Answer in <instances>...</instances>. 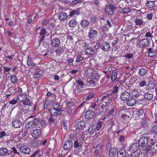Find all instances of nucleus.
I'll return each instance as SVG.
<instances>
[{
	"label": "nucleus",
	"instance_id": "f257e3e1",
	"mask_svg": "<svg viewBox=\"0 0 157 157\" xmlns=\"http://www.w3.org/2000/svg\"><path fill=\"white\" fill-rule=\"evenodd\" d=\"M84 83L81 81L78 80L74 83L73 86V93L75 95L78 94L83 90Z\"/></svg>",
	"mask_w": 157,
	"mask_h": 157
},
{
	"label": "nucleus",
	"instance_id": "f03ea898",
	"mask_svg": "<svg viewBox=\"0 0 157 157\" xmlns=\"http://www.w3.org/2000/svg\"><path fill=\"white\" fill-rule=\"evenodd\" d=\"M148 143V139L145 136L141 138L139 141V144L142 147H146Z\"/></svg>",
	"mask_w": 157,
	"mask_h": 157
},
{
	"label": "nucleus",
	"instance_id": "7ed1b4c3",
	"mask_svg": "<svg viewBox=\"0 0 157 157\" xmlns=\"http://www.w3.org/2000/svg\"><path fill=\"white\" fill-rule=\"evenodd\" d=\"M101 100L98 98L97 100L92 105L91 108L97 110H100L101 109V106H100L101 104Z\"/></svg>",
	"mask_w": 157,
	"mask_h": 157
},
{
	"label": "nucleus",
	"instance_id": "20e7f679",
	"mask_svg": "<svg viewBox=\"0 0 157 157\" xmlns=\"http://www.w3.org/2000/svg\"><path fill=\"white\" fill-rule=\"evenodd\" d=\"M32 135L34 139H37L39 138L41 135V131L39 129H35L33 130Z\"/></svg>",
	"mask_w": 157,
	"mask_h": 157
},
{
	"label": "nucleus",
	"instance_id": "39448f33",
	"mask_svg": "<svg viewBox=\"0 0 157 157\" xmlns=\"http://www.w3.org/2000/svg\"><path fill=\"white\" fill-rule=\"evenodd\" d=\"M100 99H101V101L104 102L106 105H111V104H110L112 102V100L108 95H105L104 97H102V98H101Z\"/></svg>",
	"mask_w": 157,
	"mask_h": 157
},
{
	"label": "nucleus",
	"instance_id": "423d86ee",
	"mask_svg": "<svg viewBox=\"0 0 157 157\" xmlns=\"http://www.w3.org/2000/svg\"><path fill=\"white\" fill-rule=\"evenodd\" d=\"M98 31L94 29H91L88 33V36L90 39L95 37L98 35Z\"/></svg>",
	"mask_w": 157,
	"mask_h": 157
},
{
	"label": "nucleus",
	"instance_id": "0eeeda50",
	"mask_svg": "<svg viewBox=\"0 0 157 157\" xmlns=\"http://www.w3.org/2000/svg\"><path fill=\"white\" fill-rule=\"evenodd\" d=\"M20 151L22 153L25 154H29L30 152V148L27 146H22L19 147Z\"/></svg>",
	"mask_w": 157,
	"mask_h": 157
},
{
	"label": "nucleus",
	"instance_id": "6e6552de",
	"mask_svg": "<svg viewBox=\"0 0 157 157\" xmlns=\"http://www.w3.org/2000/svg\"><path fill=\"white\" fill-rule=\"evenodd\" d=\"M12 126L15 128H20L22 125V122L19 120H13L12 123Z\"/></svg>",
	"mask_w": 157,
	"mask_h": 157
},
{
	"label": "nucleus",
	"instance_id": "1a4fd4ad",
	"mask_svg": "<svg viewBox=\"0 0 157 157\" xmlns=\"http://www.w3.org/2000/svg\"><path fill=\"white\" fill-rule=\"evenodd\" d=\"M73 145V143L70 140L66 141L63 145V148L65 150H68L70 149Z\"/></svg>",
	"mask_w": 157,
	"mask_h": 157
},
{
	"label": "nucleus",
	"instance_id": "9d476101",
	"mask_svg": "<svg viewBox=\"0 0 157 157\" xmlns=\"http://www.w3.org/2000/svg\"><path fill=\"white\" fill-rule=\"evenodd\" d=\"M100 48L102 50L105 51H107L109 50L110 46L108 43L105 42L101 44L100 46Z\"/></svg>",
	"mask_w": 157,
	"mask_h": 157
},
{
	"label": "nucleus",
	"instance_id": "9b49d317",
	"mask_svg": "<svg viewBox=\"0 0 157 157\" xmlns=\"http://www.w3.org/2000/svg\"><path fill=\"white\" fill-rule=\"evenodd\" d=\"M129 97V93L126 91H124L122 92L121 95V99L123 101L127 100Z\"/></svg>",
	"mask_w": 157,
	"mask_h": 157
},
{
	"label": "nucleus",
	"instance_id": "f8f14e48",
	"mask_svg": "<svg viewBox=\"0 0 157 157\" xmlns=\"http://www.w3.org/2000/svg\"><path fill=\"white\" fill-rule=\"evenodd\" d=\"M51 45L53 47H58L60 45V42L58 39L56 38L53 39L51 40Z\"/></svg>",
	"mask_w": 157,
	"mask_h": 157
},
{
	"label": "nucleus",
	"instance_id": "ddd939ff",
	"mask_svg": "<svg viewBox=\"0 0 157 157\" xmlns=\"http://www.w3.org/2000/svg\"><path fill=\"white\" fill-rule=\"evenodd\" d=\"M50 114L52 116H56L61 113V110L57 109L55 108L52 109L50 111Z\"/></svg>",
	"mask_w": 157,
	"mask_h": 157
},
{
	"label": "nucleus",
	"instance_id": "4468645a",
	"mask_svg": "<svg viewBox=\"0 0 157 157\" xmlns=\"http://www.w3.org/2000/svg\"><path fill=\"white\" fill-rule=\"evenodd\" d=\"M47 32V31L45 29L42 28L41 29L39 33L40 41H42L45 38V35Z\"/></svg>",
	"mask_w": 157,
	"mask_h": 157
},
{
	"label": "nucleus",
	"instance_id": "2eb2a0df",
	"mask_svg": "<svg viewBox=\"0 0 157 157\" xmlns=\"http://www.w3.org/2000/svg\"><path fill=\"white\" fill-rule=\"evenodd\" d=\"M100 77V75L97 73H93L91 76V79L96 82L99 81Z\"/></svg>",
	"mask_w": 157,
	"mask_h": 157
},
{
	"label": "nucleus",
	"instance_id": "dca6fc26",
	"mask_svg": "<svg viewBox=\"0 0 157 157\" xmlns=\"http://www.w3.org/2000/svg\"><path fill=\"white\" fill-rule=\"evenodd\" d=\"M94 116V112L91 110H89L86 113L85 117L87 119H92Z\"/></svg>",
	"mask_w": 157,
	"mask_h": 157
},
{
	"label": "nucleus",
	"instance_id": "f3484780",
	"mask_svg": "<svg viewBox=\"0 0 157 157\" xmlns=\"http://www.w3.org/2000/svg\"><path fill=\"white\" fill-rule=\"evenodd\" d=\"M84 47L86 49V54L88 55H93L95 53V51L94 49L92 48H87L86 45H84Z\"/></svg>",
	"mask_w": 157,
	"mask_h": 157
},
{
	"label": "nucleus",
	"instance_id": "a211bd4d",
	"mask_svg": "<svg viewBox=\"0 0 157 157\" xmlns=\"http://www.w3.org/2000/svg\"><path fill=\"white\" fill-rule=\"evenodd\" d=\"M139 44L140 47H146L148 44V41L147 39H142L140 41Z\"/></svg>",
	"mask_w": 157,
	"mask_h": 157
},
{
	"label": "nucleus",
	"instance_id": "6ab92c4d",
	"mask_svg": "<svg viewBox=\"0 0 157 157\" xmlns=\"http://www.w3.org/2000/svg\"><path fill=\"white\" fill-rule=\"evenodd\" d=\"M27 64L28 66L33 67H34L36 66V64L34 63L33 59L29 56L28 57Z\"/></svg>",
	"mask_w": 157,
	"mask_h": 157
},
{
	"label": "nucleus",
	"instance_id": "aec40b11",
	"mask_svg": "<svg viewBox=\"0 0 157 157\" xmlns=\"http://www.w3.org/2000/svg\"><path fill=\"white\" fill-rule=\"evenodd\" d=\"M136 103V99L133 98H130L129 99L127 102V105L129 106H133Z\"/></svg>",
	"mask_w": 157,
	"mask_h": 157
},
{
	"label": "nucleus",
	"instance_id": "412c9836",
	"mask_svg": "<svg viewBox=\"0 0 157 157\" xmlns=\"http://www.w3.org/2000/svg\"><path fill=\"white\" fill-rule=\"evenodd\" d=\"M97 131L95 125H92L89 128L87 132L91 135H93Z\"/></svg>",
	"mask_w": 157,
	"mask_h": 157
},
{
	"label": "nucleus",
	"instance_id": "4be33fe9",
	"mask_svg": "<svg viewBox=\"0 0 157 157\" xmlns=\"http://www.w3.org/2000/svg\"><path fill=\"white\" fill-rule=\"evenodd\" d=\"M59 19L61 21L65 20L67 17V15L65 12H62L58 15Z\"/></svg>",
	"mask_w": 157,
	"mask_h": 157
},
{
	"label": "nucleus",
	"instance_id": "5701e85b",
	"mask_svg": "<svg viewBox=\"0 0 157 157\" xmlns=\"http://www.w3.org/2000/svg\"><path fill=\"white\" fill-rule=\"evenodd\" d=\"M117 154V149L116 148H111L109 151V155L110 157H112L113 155Z\"/></svg>",
	"mask_w": 157,
	"mask_h": 157
},
{
	"label": "nucleus",
	"instance_id": "b1692460",
	"mask_svg": "<svg viewBox=\"0 0 157 157\" xmlns=\"http://www.w3.org/2000/svg\"><path fill=\"white\" fill-rule=\"evenodd\" d=\"M136 144V143L132 144L129 147V151L131 153H134L137 151V147Z\"/></svg>",
	"mask_w": 157,
	"mask_h": 157
},
{
	"label": "nucleus",
	"instance_id": "393cba45",
	"mask_svg": "<svg viewBox=\"0 0 157 157\" xmlns=\"http://www.w3.org/2000/svg\"><path fill=\"white\" fill-rule=\"evenodd\" d=\"M85 124L84 121H80L78 123L77 127L79 130H82L85 128Z\"/></svg>",
	"mask_w": 157,
	"mask_h": 157
},
{
	"label": "nucleus",
	"instance_id": "a878e982",
	"mask_svg": "<svg viewBox=\"0 0 157 157\" xmlns=\"http://www.w3.org/2000/svg\"><path fill=\"white\" fill-rule=\"evenodd\" d=\"M144 98L146 100H150L153 98V95L152 93L147 92L145 94Z\"/></svg>",
	"mask_w": 157,
	"mask_h": 157
},
{
	"label": "nucleus",
	"instance_id": "bb28decb",
	"mask_svg": "<svg viewBox=\"0 0 157 157\" xmlns=\"http://www.w3.org/2000/svg\"><path fill=\"white\" fill-rule=\"evenodd\" d=\"M96 82L91 79L89 80L86 81V84L87 86L90 87H94L95 86Z\"/></svg>",
	"mask_w": 157,
	"mask_h": 157
},
{
	"label": "nucleus",
	"instance_id": "cd10ccee",
	"mask_svg": "<svg viewBox=\"0 0 157 157\" xmlns=\"http://www.w3.org/2000/svg\"><path fill=\"white\" fill-rule=\"evenodd\" d=\"M126 155V151L124 149L120 150L117 154V157H125Z\"/></svg>",
	"mask_w": 157,
	"mask_h": 157
},
{
	"label": "nucleus",
	"instance_id": "c85d7f7f",
	"mask_svg": "<svg viewBox=\"0 0 157 157\" xmlns=\"http://www.w3.org/2000/svg\"><path fill=\"white\" fill-rule=\"evenodd\" d=\"M147 71L144 68H141L138 71V74L141 76H144L147 73Z\"/></svg>",
	"mask_w": 157,
	"mask_h": 157
},
{
	"label": "nucleus",
	"instance_id": "c756f323",
	"mask_svg": "<svg viewBox=\"0 0 157 157\" xmlns=\"http://www.w3.org/2000/svg\"><path fill=\"white\" fill-rule=\"evenodd\" d=\"M147 53H148V56L150 57L154 56L156 54L155 51L153 49H152L151 48L148 49Z\"/></svg>",
	"mask_w": 157,
	"mask_h": 157
},
{
	"label": "nucleus",
	"instance_id": "7c9ffc66",
	"mask_svg": "<svg viewBox=\"0 0 157 157\" xmlns=\"http://www.w3.org/2000/svg\"><path fill=\"white\" fill-rule=\"evenodd\" d=\"M155 2L153 1H148L146 3V6L150 8H152L155 5Z\"/></svg>",
	"mask_w": 157,
	"mask_h": 157
},
{
	"label": "nucleus",
	"instance_id": "2f4dec72",
	"mask_svg": "<svg viewBox=\"0 0 157 157\" xmlns=\"http://www.w3.org/2000/svg\"><path fill=\"white\" fill-rule=\"evenodd\" d=\"M109 9V10L108 11V9L106 8V12L109 14L112 15L113 14V11L115 9V8L113 6H110Z\"/></svg>",
	"mask_w": 157,
	"mask_h": 157
},
{
	"label": "nucleus",
	"instance_id": "473e14b6",
	"mask_svg": "<svg viewBox=\"0 0 157 157\" xmlns=\"http://www.w3.org/2000/svg\"><path fill=\"white\" fill-rule=\"evenodd\" d=\"M155 87L154 84L152 82H149L147 86V89L149 90H153Z\"/></svg>",
	"mask_w": 157,
	"mask_h": 157
},
{
	"label": "nucleus",
	"instance_id": "72a5a7b5",
	"mask_svg": "<svg viewBox=\"0 0 157 157\" xmlns=\"http://www.w3.org/2000/svg\"><path fill=\"white\" fill-rule=\"evenodd\" d=\"M16 90V88L15 87H10L8 89V92L10 93V94H8L6 95V97L8 98L11 95L14 94L15 92V90Z\"/></svg>",
	"mask_w": 157,
	"mask_h": 157
},
{
	"label": "nucleus",
	"instance_id": "f704fd0d",
	"mask_svg": "<svg viewBox=\"0 0 157 157\" xmlns=\"http://www.w3.org/2000/svg\"><path fill=\"white\" fill-rule=\"evenodd\" d=\"M74 146L76 150H80L82 147V145L81 144L79 145V143L78 141L77 140H75L74 143Z\"/></svg>",
	"mask_w": 157,
	"mask_h": 157
},
{
	"label": "nucleus",
	"instance_id": "c9c22d12",
	"mask_svg": "<svg viewBox=\"0 0 157 157\" xmlns=\"http://www.w3.org/2000/svg\"><path fill=\"white\" fill-rule=\"evenodd\" d=\"M103 124V121H101L100 120H98V122L97 124L95 125L96 127L97 131H98L100 130L102 127V125Z\"/></svg>",
	"mask_w": 157,
	"mask_h": 157
},
{
	"label": "nucleus",
	"instance_id": "e433bc0d",
	"mask_svg": "<svg viewBox=\"0 0 157 157\" xmlns=\"http://www.w3.org/2000/svg\"><path fill=\"white\" fill-rule=\"evenodd\" d=\"M26 97L27 95H26L23 94H21L18 96L17 97V100L19 101H23Z\"/></svg>",
	"mask_w": 157,
	"mask_h": 157
},
{
	"label": "nucleus",
	"instance_id": "4c0bfd02",
	"mask_svg": "<svg viewBox=\"0 0 157 157\" xmlns=\"http://www.w3.org/2000/svg\"><path fill=\"white\" fill-rule=\"evenodd\" d=\"M8 150L5 147H2L0 148V155L3 156L7 153Z\"/></svg>",
	"mask_w": 157,
	"mask_h": 157
},
{
	"label": "nucleus",
	"instance_id": "58836bf2",
	"mask_svg": "<svg viewBox=\"0 0 157 157\" xmlns=\"http://www.w3.org/2000/svg\"><path fill=\"white\" fill-rule=\"evenodd\" d=\"M25 127L27 129L34 128L32 121H28L25 124Z\"/></svg>",
	"mask_w": 157,
	"mask_h": 157
},
{
	"label": "nucleus",
	"instance_id": "ea45409f",
	"mask_svg": "<svg viewBox=\"0 0 157 157\" xmlns=\"http://www.w3.org/2000/svg\"><path fill=\"white\" fill-rule=\"evenodd\" d=\"M89 22L86 20H84L82 21L81 23V26L84 27H87L89 26Z\"/></svg>",
	"mask_w": 157,
	"mask_h": 157
},
{
	"label": "nucleus",
	"instance_id": "a19ab883",
	"mask_svg": "<svg viewBox=\"0 0 157 157\" xmlns=\"http://www.w3.org/2000/svg\"><path fill=\"white\" fill-rule=\"evenodd\" d=\"M117 78V71L116 70H113L111 76V81L112 82H114Z\"/></svg>",
	"mask_w": 157,
	"mask_h": 157
},
{
	"label": "nucleus",
	"instance_id": "79ce46f5",
	"mask_svg": "<svg viewBox=\"0 0 157 157\" xmlns=\"http://www.w3.org/2000/svg\"><path fill=\"white\" fill-rule=\"evenodd\" d=\"M77 22L75 19L71 20L68 22V25L70 27H74L77 23Z\"/></svg>",
	"mask_w": 157,
	"mask_h": 157
},
{
	"label": "nucleus",
	"instance_id": "37998d69",
	"mask_svg": "<svg viewBox=\"0 0 157 157\" xmlns=\"http://www.w3.org/2000/svg\"><path fill=\"white\" fill-rule=\"evenodd\" d=\"M79 10L76 9L75 10H73L71 11L69 15V16L70 17H72L73 16L76 15H78L79 14Z\"/></svg>",
	"mask_w": 157,
	"mask_h": 157
},
{
	"label": "nucleus",
	"instance_id": "c03bdc74",
	"mask_svg": "<svg viewBox=\"0 0 157 157\" xmlns=\"http://www.w3.org/2000/svg\"><path fill=\"white\" fill-rule=\"evenodd\" d=\"M3 72L6 75L10 74V72L11 70L10 67L3 66Z\"/></svg>",
	"mask_w": 157,
	"mask_h": 157
},
{
	"label": "nucleus",
	"instance_id": "a18cd8bd",
	"mask_svg": "<svg viewBox=\"0 0 157 157\" xmlns=\"http://www.w3.org/2000/svg\"><path fill=\"white\" fill-rule=\"evenodd\" d=\"M85 72L87 76H91L93 73V70L90 68H88L85 70Z\"/></svg>",
	"mask_w": 157,
	"mask_h": 157
},
{
	"label": "nucleus",
	"instance_id": "49530a36",
	"mask_svg": "<svg viewBox=\"0 0 157 157\" xmlns=\"http://www.w3.org/2000/svg\"><path fill=\"white\" fill-rule=\"evenodd\" d=\"M140 124L142 127L143 128H146L148 127V123L145 120H142Z\"/></svg>",
	"mask_w": 157,
	"mask_h": 157
},
{
	"label": "nucleus",
	"instance_id": "de8ad7c7",
	"mask_svg": "<svg viewBox=\"0 0 157 157\" xmlns=\"http://www.w3.org/2000/svg\"><path fill=\"white\" fill-rule=\"evenodd\" d=\"M135 23L136 25H140L143 24V21L142 19L136 18L135 20Z\"/></svg>",
	"mask_w": 157,
	"mask_h": 157
},
{
	"label": "nucleus",
	"instance_id": "09e8293b",
	"mask_svg": "<svg viewBox=\"0 0 157 157\" xmlns=\"http://www.w3.org/2000/svg\"><path fill=\"white\" fill-rule=\"evenodd\" d=\"M10 80L12 83H15L17 80V76L16 75H12L10 76Z\"/></svg>",
	"mask_w": 157,
	"mask_h": 157
},
{
	"label": "nucleus",
	"instance_id": "8fccbe9b",
	"mask_svg": "<svg viewBox=\"0 0 157 157\" xmlns=\"http://www.w3.org/2000/svg\"><path fill=\"white\" fill-rule=\"evenodd\" d=\"M22 102L25 105H29L31 104L30 100L28 98H27V97L25 98Z\"/></svg>",
	"mask_w": 157,
	"mask_h": 157
},
{
	"label": "nucleus",
	"instance_id": "3c124183",
	"mask_svg": "<svg viewBox=\"0 0 157 157\" xmlns=\"http://www.w3.org/2000/svg\"><path fill=\"white\" fill-rule=\"evenodd\" d=\"M83 59V57L81 55H78L76 57L75 62L79 63L81 62Z\"/></svg>",
	"mask_w": 157,
	"mask_h": 157
},
{
	"label": "nucleus",
	"instance_id": "603ef678",
	"mask_svg": "<svg viewBox=\"0 0 157 157\" xmlns=\"http://www.w3.org/2000/svg\"><path fill=\"white\" fill-rule=\"evenodd\" d=\"M97 20V18L95 16L92 15L91 16L90 18V21L92 23H95L96 22Z\"/></svg>",
	"mask_w": 157,
	"mask_h": 157
},
{
	"label": "nucleus",
	"instance_id": "864d4df0",
	"mask_svg": "<svg viewBox=\"0 0 157 157\" xmlns=\"http://www.w3.org/2000/svg\"><path fill=\"white\" fill-rule=\"evenodd\" d=\"M157 153V150L155 148V147H153L151 149V150L149 151V153L151 155H156Z\"/></svg>",
	"mask_w": 157,
	"mask_h": 157
},
{
	"label": "nucleus",
	"instance_id": "5fc2aeb1",
	"mask_svg": "<svg viewBox=\"0 0 157 157\" xmlns=\"http://www.w3.org/2000/svg\"><path fill=\"white\" fill-rule=\"evenodd\" d=\"M55 52L58 54H61L63 52V51L61 47H59L56 50Z\"/></svg>",
	"mask_w": 157,
	"mask_h": 157
},
{
	"label": "nucleus",
	"instance_id": "6e6d98bb",
	"mask_svg": "<svg viewBox=\"0 0 157 157\" xmlns=\"http://www.w3.org/2000/svg\"><path fill=\"white\" fill-rule=\"evenodd\" d=\"M5 58H6V59H5V60L6 61H8V60L9 59L12 60V59H13L14 57V55H8L7 54H6L5 55Z\"/></svg>",
	"mask_w": 157,
	"mask_h": 157
},
{
	"label": "nucleus",
	"instance_id": "4d7b16f0",
	"mask_svg": "<svg viewBox=\"0 0 157 157\" xmlns=\"http://www.w3.org/2000/svg\"><path fill=\"white\" fill-rule=\"evenodd\" d=\"M121 117L123 119L126 121H128L130 119V116L125 113L122 114Z\"/></svg>",
	"mask_w": 157,
	"mask_h": 157
},
{
	"label": "nucleus",
	"instance_id": "13d9d810",
	"mask_svg": "<svg viewBox=\"0 0 157 157\" xmlns=\"http://www.w3.org/2000/svg\"><path fill=\"white\" fill-rule=\"evenodd\" d=\"M130 10L129 8H124L122 9L121 12L122 13L125 14H127L129 12Z\"/></svg>",
	"mask_w": 157,
	"mask_h": 157
},
{
	"label": "nucleus",
	"instance_id": "bf43d9fd",
	"mask_svg": "<svg viewBox=\"0 0 157 157\" xmlns=\"http://www.w3.org/2000/svg\"><path fill=\"white\" fill-rule=\"evenodd\" d=\"M33 125L34 127L37 126L39 124V121L38 119L36 118H35L33 121H32Z\"/></svg>",
	"mask_w": 157,
	"mask_h": 157
},
{
	"label": "nucleus",
	"instance_id": "052dcab7",
	"mask_svg": "<svg viewBox=\"0 0 157 157\" xmlns=\"http://www.w3.org/2000/svg\"><path fill=\"white\" fill-rule=\"evenodd\" d=\"M67 62L69 65H73L72 62H74V59L72 58L68 57L67 59Z\"/></svg>",
	"mask_w": 157,
	"mask_h": 157
},
{
	"label": "nucleus",
	"instance_id": "680f3d73",
	"mask_svg": "<svg viewBox=\"0 0 157 157\" xmlns=\"http://www.w3.org/2000/svg\"><path fill=\"white\" fill-rule=\"evenodd\" d=\"M40 124L41 127H45L47 125V123L45 120L41 121L40 123Z\"/></svg>",
	"mask_w": 157,
	"mask_h": 157
},
{
	"label": "nucleus",
	"instance_id": "e2e57ef3",
	"mask_svg": "<svg viewBox=\"0 0 157 157\" xmlns=\"http://www.w3.org/2000/svg\"><path fill=\"white\" fill-rule=\"evenodd\" d=\"M94 95L93 93L90 92L88 93V95L86 98V100H89L92 98L94 96Z\"/></svg>",
	"mask_w": 157,
	"mask_h": 157
},
{
	"label": "nucleus",
	"instance_id": "0e129e2a",
	"mask_svg": "<svg viewBox=\"0 0 157 157\" xmlns=\"http://www.w3.org/2000/svg\"><path fill=\"white\" fill-rule=\"evenodd\" d=\"M133 56V55L132 53H129L126 54L124 56L126 57L127 59H131L132 58Z\"/></svg>",
	"mask_w": 157,
	"mask_h": 157
},
{
	"label": "nucleus",
	"instance_id": "69168bd1",
	"mask_svg": "<svg viewBox=\"0 0 157 157\" xmlns=\"http://www.w3.org/2000/svg\"><path fill=\"white\" fill-rule=\"evenodd\" d=\"M146 82L145 81H142L139 83V85L141 87H143L146 85Z\"/></svg>",
	"mask_w": 157,
	"mask_h": 157
},
{
	"label": "nucleus",
	"instance_id": "338daca9",
	"mask_svg": "<svg viewBox=\"0 0 157 157\" xmlns=\"http://www.w3.org/2000/svg\"><path fill=\"white\" fill-rule=\"evenodd\" d=\"M93 3L94 5L98 6L100 5V0H93Z\"/></svg>",
	"mask_w": 157,
	"mask_h": 157
},
{
	"label": "nucleus",
	"instance_id": "774afa93",
	"mask_svg": "<svg viewBox=\"0 0 157 157\" xmlns=\"http://www.w3.org/2000/svg\"><path fill=\"white\" fill-rule=\"evenodd\" d=\"M7 133L4 131H0V138L6 136Z\"/></svg>",
	"mask_w": 157,
	"mask_h": 157
}]
</instances>
